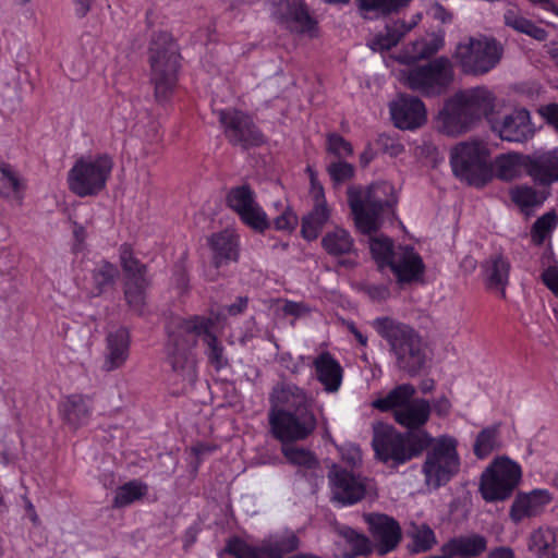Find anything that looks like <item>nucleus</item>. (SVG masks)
Segmentation results:
<instances>
[{
    "label": "nucleus",
    "mask_w": 558,
    "mask_h": 558,
    "mask_svg": "<svg viewBox=\"0 0 558 558\" xmlns=\"http://www.w3.org/2000/svg\"><path fill=\"white\" fill-rule=\"evenodd\" d=\"M348 202L357 229L369 234L379 229L383 214L397 203V197L390 183L377 182L367 189L350 186Z\"/></svg>",
    "instance_id": "obj_5"
},
{
    "label": "nucleus",
    "mask_w": 558,
    "mask_h": 558,
    "mask_svg": "<svg viewBox=\"0 0 558 558\" xmlns=\"http://www.w3.org/2000/svg\"><path fill=\"white\" fill-rule=\"evenodd\" d=\"M118 275L119 270L116 265L107 260L100 262L93 270V282L96 290V295L101 294L108 288L112 287Z\"/></svg>",
    "instance_id": "obj_45"
},
{
    "label": "nucleus",
    "mask_w": 558,
    "mask_h": 558,
    "mask_svg": "<svg viewBox=\"0 0 558 558\" xmlns=\"http://www.w3.org/2000/svg\"><path fill=\"white\" fill-rule=\"evenodd\" d=\"M120 265L125 274V280H138L147 277V267L135 257L132 246L123 243L119 248Z\"/></svg>",
    "instance_id": "obj_41"
},
{
    "label": "nucleus",
    "mask_w": 558,
    "mask_h": 558,
    "mask_svg": "<svg viewBox=\"0 0 558 558\" xmlns=\"http://www.w3.org/2000/svg\"><path fill=\"white\" fill-rule=\"evenodd\" d=\"M282 311L286 315L300 316L304 313L305 307L301 303L286 302Z\"/></svg>",
    "instance_id": "obj_63"
},
{
    "label": "nucleus",
    "mask_w": 558,
    "mask_h": 558,
    "mask_svg": "<svg viewBox=\"0 0 558 558\" xmlns=\"http://www.w3.org/2000/svg\"><path fill=\"white\" fill-rule=\"evenodd\" d=\"M522 476L521 466L507 457L496 458L482 473L480 493L487 502L511 497Z\"/></svg>",
    "instance_id": "obj_12"
},
{
    "label": "nucleus",
    "mask_w": 558,
    "mask_h": 558,
    "mask_svg": "<svg viewBox=\"0 0 558 558\" xmlns=\"http://www.w3.org/2000/svg\"><path fill=\"white\" fill-rule=\"evenodd\" d=\"M179 58L178 46L168 33L162 32L154 36L149 48L150 81L158 102L169 100L174 90Z\"/></svg>",
    "instance_id": "obj_7"
},
{
    "label": "nucleus",
    "mask_w": 558,
    "mask_h": 558,
    "mask_svg": "<svg viewBox=\"0 0 558 558\" xmlns=\"http://www.w3.org/2000/svg\"><path fill=\"white\" fill-rule=\"evenodd\" d=\"M415 392L413 385L401 384L390 390L387 396L376 399L372 405L383 412L392 411L395 414L413 400Z\"/></svg>",
    "instance_id": "obj_34"
},
{
    "label": "nucleus",
    "mask_w": 558,
    "mask_h": 558,
    "mask_svg": "<svg viewBox=\"0 0 558 558\" xmlns=\"http://www.w3.org/2000/svg\"><path fill=\"white\" fill-rule=\"evenodd\" d=\"M399 81L408 88L423 96H438L446 92L453 81V66L447 57L398 72Z\"/></svg>",
    "instance_id": "obj_9"
},
{
    "label": "nucleus",
    "mask_w": 558,
    "mask_h": 558,
    "mask_svg": "<svg viewBox=\"0 0 558 558\" xmlns=\"http://www.w3.org/2000/svg\"><path fill=\"white\" fill-rule=\"evenodd\" d=\"M22 189V183L15 171L8 163L0 165V194L9 197Z\"/></svg>",
    "instance_id": "obj_52"
},
{
    "label": "nucleus",
    "mask_w": 558,
    "mask_h": 558,
    "mask_svg": "<svg viewBox=\"0 0 558 558\" xmlns=\"http://www.w3.org/2000/svg\"><path fill=\"white\" fill-rule=\"evenodd\" d=\"M332 500L341 506L361 501L368 488V480L342 468L333 466L329 473Z\"/></svg>",
    "instance_id": "obj_17"
},
{
    "label": "nucleus",
    "mask_w": 558,
    "mask_h": 558,
    "mask_svg": "<svg viewBox=\"0 0 558 558\" xmlns=\"http://www.w3.org/2000/svg\"><path fill=\"white\" fill-rule=\"evenodd\" d=\"M430 411V403L426 399L413 398L408 405L395 413L393 418L409 432H418L428 421Z\"/></svg>",
    "instance_id": "obj_30"
},
{
    "label": "nucleus",
    "mask_w": 558,
    "mask_h": 558,
    "mask_svg": "<svg viewBox=\"0 0 558 558\" xmlns=\"http://www.w3.org/2000/svg\"><path fill=\"white\" fill-rule=\"evenodd\" d=\"M313 366L315 368L317 380L324 386L327 392H336L339 390L343 369L340 363L327 351L318 354Z\"/></svg>",
    "instance_id": "obj_28"
},
{
    "label": "nucleus",
    "mask_w": 558,
    "mask_h": 558,
    "mask_svg": "<svg viewBox=\"0 0 558 558\" xmlns=\"http://www.w3.org/2000/svg\"><path fill=\"white\" fill-rule=\"evenodd\" d=\"M311 196L314 205H327L324 187L317 180L314 179L313 183H311Z\"/></svg>",
    "instance_id": "obj_59"
},
{
    "label": "nucleus",
    "mask_w": 558,
    "mask_h": 558,
    "mask_svg": "<svg viewBox=\"0 0 558 558\" xmlns=\"http://www.w3.org/2000/svg\"><path fill=\"white\" fill-rule=\"evenodd\" d=\"M129 349L130 336L125 328H119L109 332L102 369L112 372L122 367L129 357Z\"/></svg>",
    "instance_id": "obj_25"
},
{
    "label": "nucleus",
    "mask_w": 558,
    "mask_h": 558,
    "mask_svg": "<svg viewBox=\"0 0 558 558\" xmlns=\"http://www.w3.org/2000/svg\"><path fill=\"white\" fill-rule=\"evenodd\" d=\"M410 535L413 541L412 551L414 553L427 551L437 543L434 531L426 524L415 526Z\"/></svg>",
    "instance_id": "obj_51"
},
{
    "label": "nucleus",
    "mask_w": 558,
    "mask_h": 558,
    "mask_svg": "<svg viewBox=\"0 0 558 558\" xmlns=\"http://www.w3.org/2000/svg\"><path fill=\"white\" fill-rule=\"evenodd\" d=\"M359 9L365 19L387 15L407 5L411 0H356Z\"/></svg>",
    "instance_id": "obj_42"
},
{
    "label": "nucleus",
    "mask_w": 558,
    "mask_h": 558,
    "mask_svg": "<svg viewBox=\"0 0 558 558\" xmlns=\"http://www.w3.org/2000/svg\"><path fill=\"white\" fill-rule=\"evenodd\" d=\"M527 549L536 558H558V529L542 525L527 537Z\"/></svg>",
    "instance_id": "obj_29"
},
{
    "label": "nucleus",
    "mask_w": 558,
    "mask_h": 558,
    "mask_svg": "<svg viewBox=\"0 0 558 558\" xmlns=\"http://www.w3.org/2000/svg\"><path fill=\"white\" fill-rule=\"evenodd\" d=\"M430 14L434 19L441 21L442 23L451 20V14L439 3H434L429 9Z\"/></svg>",
    "instance_id": "obj_60"
},
{
    "label": "nucleus",
    "mask_w": 558,
    "mask_h": 558,
    "mask_svg": "<svg viewBox=\"0 0 558 558\" xmlns=\"http://www.w3.org/2000/svg\"><path fill=\"white\" fill-rule=\"evenodd\" d=\"M542 116L548 124L553 125L558 132V104H550L541 110Z\"/></svg>",
    "instance_id": "obj_58"
},
{
    "label": "nucleus",
    "mask_w": 558,
    "mask_h": 558,
    "mask_svg": "<svg viewBox=\"0 0 558 558\" xmlns=\"http://www.w3.org/2000/svg\"><path fill=\"white\" fill-rule=\"evenodd\" d=\"M371 325L388 343L400 369L411 376L422 369L426 361L425 348L422 337L413 327L390 316L377 317Z\"/></svg>",
    "instance_id": "obj_4"
},
{
    "label": "nucleus",
    "mask_w": 558,
    "mask_h": 558,
    "mask_svg": "<svg viewBox=\"0 0 558 558\" xmlns=\"http://www.w3.org/2000/svg\"><path fill=\"white\" fill-rule=\"evenodd\" d=\"M502 47L496 39L480 36L470 37L468 43L459 44L454 58L466 74H485L500 61Z\"/></svg>",
    "instance_id": "obj_13"
},
{
    "label": "nucleus",
    "mask_w": 558,
    "mask_h": 558,
    "mask_svg": "<svg viewBox=\"0 0 558 558\" xmlns=\"http://www.w3.org/2000/svg\"><path fill=\"white\" fill-rule=\"evenodd\" d=\"M450 163L454 175L470 185L484 186L493 179L489 150L484 142H462L451 149Z\"/></svg>",
    "instance_id": "obj_8"
},
{
    "label": "nucleus",
    "mask_w": 558,
    "mask_h": 558,
    "mask_svg": "<svg viewBox=\"0 0 558 558\" xmlns=\"http://www.w3.org/2000/svg\"><path fill=\"white\" fill-rule=\"evenodd\" d=\"M390 113L395 125L401 130L417 129L426 121L424 102L413 96H400L391 104Z\"/></svg>",
    "instance_id": "obj_20"
},
{
    "label": "nucleus",
    "mask_w": 558,
    "mask_h": 558,
    "mask_svg": "<svg viewBox=\"0 0 558 558\" xmlns=\"http://www.w3.org/2000/svg\"><path fill=\"white\" fill-rule=\"evenodd\" d=\"M558 225V216L550 210L535 220L532 226L531 236L536 245H542L547 236L556 229Z\"/></svg>",
    "instance_id": "obj_48"
},
{
    "label": "nucleus",
    "mask_w": 558,
    "mask_h": 558,
    "mask_svg": "<svg viewBox=\"0 0 558 558\" xmlns=\"http://www.w3.org/2000/svg\"><path fill=\"white\" fill-rule=\"evenodd\" d=\"M327 172L336 183H342L354 175V167L347 161H335L327 167Z\"/></svg>",
    "instance_id": "obj_54"
},
{
    "label": "nucleus",
    "mask_w": 558,
    "mask_h": 558,
    "mask_svg": "<svg viewBox=\"0 0 558 558\" xmlns=\"http://www.w3.org/2000/svg\"><path fill=\"white\" fill-rule=\"evenodd\" d=\"M146 493V486L132 481L119 487L113 498V508H123L142 498Z\"/></svg>",
    "instance_id": "obj_49"
},
{
    "label": "nucleus",
    "mask_w": 558,
    "mask_h": 558,
    "mask_svg": "<svg viewBox=\"0 0 558 558\" xmlns=\"http://www.w3.org/2000/svg\"><path fill=\"white\" fill-rule=\"evenodd\" d=\"M275 228L280 231H293L298 225V216L290 207H284L282 213L274 220Z\"/></svg>",
    "instance_id": "obj_55"
},
{
    "label": "nucleus",
    "mask_w": 558,
    "mask_h": 558,
    "mask_svg": "<svg viewBox=\"0 0 558 558\" xmlns=\"http://www.w3.org/2000/svg\"><path fill=\"white\" fill-rule=\"evenodd\" d=\"M364 518L374 539L378 542L380 555H386L398 546L401 541V529L395 519L381 513H369Z\"/></svg>",
    "instance_id": "obj_21"
},
{
    "label": "nucleus",
    "mask_w": 558,
    "mask_h": 558,
    "mask_svg": "<svg viewBox=\"0 0 558 558\" xmlns=\"http://www.w3.org/2000/svg\"><path fill=\"white\" fill-rule=\"evenodd\" d=\"M501 448L502 441L500 439V424H494L483 428L477 434L473 451L477 458L484 459L492 452L500 450Z\"/></svg>",
    "instance_id": "obj_38"
},
{
    "label": "nucleus",
    "mask_w": 558,
    "mask_h": 558,
    "mask_svg": "<svg viewBox=\"0 0 558 558\" xmlns=\"http://www.w3.org/2000/svg\"><path fill=\"white\" fill-rule=\"evenodd\" d=\"M247 306V300L244 298H238L236 301L228 306V313L230 315H238L242 313Z\"/></svg>",
    "instance_id": "obj_64"
},
{
    "label": "nucleus",
    "mask_w": 558,
    "mask_h": 558,
    "mask_svg": "<svg viewBox=\"0 0 558 558\" xmlns=\"http://www.w3.org/2000/svg\"><path fill=\"white\" fill-rule=\"evenodd\" d=\"M268 421L272 436L279 441H302L317 428L315 400L303 388L277 384L269 396Z\"/></svg>",
    "instance_id": "obj_1"
},
{
    "label": "nucleus",
    "mask_w": 558,
    "mask_h": 558,
    "mask_svg": "<svg viewBox=\"0 0 558 558\" xmlns=\"http://www.w3.org/2000/svg\"><path fill=\"white\" fill-rule=\"evenodd\" d=\"M442 39L432 38L429 40L421 39L411 43L398 60L401 63H412L421 59H427L434 56L442 47Z\"/></svg>",
    "instance_id": "obj_39"
},
{
    "label": "nucleus",
    "mask_w": 558,
    "mask_h": 558,
    "mask_svg": "<svg viewBox=\"0 0 558 558\" xmlns=\"http://www.w3.org/2000/svg\"><path fill=\"white\" fill-rule=\"evenodd\" d=\"M149 284V278L138 280H125L124 296L130 307H132L134 311H142L145 301V290L148 288Z\"/></svg>",
    "instance_id": "obj_47"
},
{
    "label": "nucleus",
    "mask_w": 558,
    "mask_h": 558,
    "mask_svg": "<svg viewBox=\"0 0 558 558\" xmlns=\"http://www.w3.org/2000/svg\"><path fill=\"white\" fill-rule=\"evenodd\" d=\"M487 558H515V555L510 547L500 546L492 549Z\"/></svg>",
    "instance_id": "obj_62"
},
{
    "label": "nucleus",
    "mask_w": 558,
    "mask_h": 558,
    "mask_svg": "<svg viewBox=\"0 0 558 558\" xmlns=\"http://www.w3.org/2000/svg\"><path fill=\"white\" fill-rule=\"evenodd\" d=\"M377 144L383 148L384 151L388 153L391 156H398L404 150L402 144H400L393 137L387 134L379 135Z\"/></svg>",
    "instance_id": "obj_56"
},
{
    "label": "nucleus",
    "mask_w": 558,
    "mask_h": 558,
    "mask_svg": "<svg viewBox=\"0 0 558 558\" xmlns=\"http://www.w3.org/2000/svg\"><path fill=\"white\" fill-rule=\"evenodd\" d=\"M495 106L496 97L487 87L464 89L446 101L437 118L438 126L448 135L461 134L483 118L494 119Z\"/></svg>",
    "instance_id": "obj_3"
},
{
    "label": "nucleus",
    "mask_w": 558,
    "mask_h": 558,
    "mask_svg": "<svg viewBox=\"0 0 558 558\" xmlns=\"http://www.w3.org/2000/svg\"><path fill=\"white\" fill-rule=\"evenodd\" d=\"M214 252V264L219 268L223 264L238 259V243L235 236L229 231L213 234L209 239Z\"/></svg>",
    "instance_id": "obj_33"
},
{
    "label": "nucleus",
    "mask_w": 558,
    "mask_h": 558,
    "mask_svg": "<svg viewBox=\"0 0 558 558\" xmlns=\"http://www.w3.org/2000/svg\"><path fill=\"white\" fill-rule=\"evenodd\" d=\"M327 151L337 158H345L353 154V148L350 142L344 140L337 133H329L327 135Z\"/></svg>",
    "instance_id": "obj_53"
},
{
    "label": "nucleus",
    "mask_w": 558,
    "mask_h": 558,
    "mask_svg": "<svg viewBox=\"0 0 558 558\" xmlns=\"http://www.w3.org/2000/svg\"><path fill=\"white\" fill-rule=\"evenodd\" d=\"M322 246L329 255L341 256L354 251V241L347 230L336 228L323 236Z\"/></svg>",
    "instance_id": "obj_37"
},
{
    "label": "nucleus",
    "mask_w": 558,
    "mask_h": 558,
    "mask_svg": "<svg viewBox=\"0 0 558 558\" xmlns=\"http://www.w3.org/2000/svg\"><path fill=\"white\" fill-rule=\"evenodd\" d=\"M530 177L535 183L549 185L558 181V148L531 154Z\"/></svg>",
    "instance_id": "obj_24"
},
{
    "label": "nucleus",
    "mask_w": 558,
    "mask_h": 558,
    "mask_svg": "<svg viewBox=\"0 0 558 558\" xmlns=\"http://www.w3.org/2000/svg\"><path fill=\"white\" fill-rule=\"evenodd\" d=\"M545 286L558 296V268H548L542 275Z\"/></svg>",
    "instance_id": "obj_57"
},
{
    "label": "nucleus",
    "mask_w": 558,
    "mask_h": 558,
    "mask_svg": "<svg viewBox=\"0 0 558 558\" xmlns=\"http://www.w3.org/2000/svg\"><path fill=\"white\" fill-rule=\"evenodd\" d=\"M413 24H405L402 21L393 22L391 25L386 26L385 34L376 35L368 41V47L374 51L388 50L395 47L400 39L414 26Z\"/></svg>",
    "instance_id": "obj_36"
},
{
    "label": "nucleus",
    "mask_w": 558,
    "mask_h": 558,
    "mask_svg": "<svg viewBox=\"0 0 558 558\" xmlns=\"http://www.w3.org/2000/svg\"><path fill=\"white\" fill-rule=\"evenodd\" d=\"M329 218L330 209L327 205H314L313 209L302 218V235L308 241L317 239Z\"/></svg>",
    "instance_id": "obj_40"
},
{
    "label": "nucleus",
    "mask_w": 558,
    "mask_h": 558,
    "mask_svg": "<svg viewBox=\"0 0 558 558\" xmlns=\"http://www.w3.org/2000/svg\"><path fill=\"white\" fill-rule=\"evenodd\" d=\"M551 500L553 496L547 489H534L530 493L519 494L511 505L509 517L514 523L537 517L543 513Z\"/></svg>",
    "instance_id": "obj_23"
},
{
    "label": "nucleus",
    "mask_w": 558,
    "mask_h": 558,
    "mask_svg": "<svg viewBox=\"0 0 558 558\" xmlns=\"http://www.w3.org/2000/svg\"><path fill=\"white\" fill-rule=\"evenodd\" d=\"M432 442L425 430L398 433L392 426L377 423L373 428L372 445L376 456L384 462L401 464L420 456Z\"/></svg>",
    "instance_id": "obj_6"
},
{
    "label": "nucleus",
    "mask_w": 558,
    "mask_h": 558,
    "mask_svg": "<svg viewBox=\"0 0 558 558\" xmlns=\"http://www.w3.org/2000/svg\"><path fill=\"white\" fill-rule=\"evenodd\" d=\"M490 129L502 141L523 143L534 136L535 129L526 109H515L498 119L489 120Z\"/></svg>",
    "instance_id": "obj_18"
},
{
    "label": "nucleus",
    "mask_w": 558,
    "mask_h": 558,
    "mask_svg": "<svg viewBox=\"0 0 558 558\" xmlns=\"http://www.w3.org/2000/svg\"><path fill=\"white\" fill-rule=\"evenodd\" d=\"M433 408L437 415L446 416L450 412L451 403L446 397H440L434 402Z\"/></svg>",
    "instance_id": "obj_61"
},
{
    "label": "nucleus",
    "mask_w": 558,
    "mask_h": 558,
    "mask_svg": "<svg viewBox=\"0 0 558 558\" xmlns=\"http://www.w3.org/2000/svg\"><path fill=\"white\" fill-rule=\"evenodd\" d=\"M218 119L228 141L243 149L259 146L265 142L263 133L246 113L236 109L218 111Z\"/></svg>",
    "instance_id": "obj_16"
},
{
    "label": "nucleus",
    "mask_w": 558,
    "mask_h": 558,
    "mask_svg": "<svg viewBox=\"0 0 558 558\" xmlns=\"http://www.w3.org/2000/svg\"><path fill=\"white\" fill-rule=\"evenodd\" d=\"M112 168V158L107 154L78 158L68 172L70 191L80 197L97 195L106 187Z\"/></svg>",
    "instance_id": "obj_10"
},
{
    "label": "nucleus",
    "mask_w": 558,
    "mask_h": 558,
    "mask_svg": "<svg viewBox=\"0 0 558 558\" xmlns=\"http://www.w3.org/2000/svg\"><path fill=\"white\" fill-rule=\"evenodd\" d=\"M505 24L519 33L526 34L537 40H545L547 33L532 21L523 17L515 9H508L504 14Z\"/></svg>",
    "instance_id": "obj_44"
},
{
    "label": "nucleus",
    "mask_w": 558,
    "mask_h": 558,
    "mask_svg": "<svg viewBox=\"0 0 558 558\" xmlns=\"http://www.w3.org/2000/svg\"><path fill=\"white\" fill-rule=\"evenodd\" d=\"M493 167V178L511 181L521 178L524 173L530 175L531 155L508 153L496 157Z\"/></svg>",
    "instance_id": "obj_26"
},
{
    "label": "nucleus",
    "mask_w": 558,
    "mask_h": 558,
    "mask_svg": "<svg viewBox=\"0 0 558 558\" xmlns=\"http://www.w3.org/2000/svg\"><path fill=\"white\" fill-rule=\"evenodd\" d=\"M487 548V539L481 534L460 535L449 539L441 546L445 558L478 557Z\"/></svg>",
    "instance_id": "obj_27"
},
{
    "label": "nucleus",
    "mask_w": 558,
    "mask_h": 558,
    "mask_svg": "<svg viewBox=\"0 0 558 558\" xmlns=\"http://www.w3.org/2000/svg\"><path fill=\"white\" fill-rule=\"evenodd\" d=\"M457 440L450 436L432 438L422 468L425 484L437 489L446 485L460 470V458L457 452Z\"/></svg>",
    "instance_id": "obj_11"
},
{
    "label": "nucleus",
    "mask_w": 558,
    "mask_h": 558,
    "mask_svg": "<svg viewBox=\"0 0 558 558\" xmlns=\"http://www.w3.org/2000/svg\"><path fill=\"white\" fill-rule=\"evenodd\" d=\"M213 320L203 316L178 318L169 331L167 343V361L172 371L182 377L183 381L194 384L197 378L196 362L191 350L196 345L197 338L203 337L207 345L210 363L220 369L227 364L223 357V347L217 337L210 332Z\"/></svg>",
    "instance_id": "obj_2"
},
{
    "label": "nucleus",
    "mask_w": 558,
    "mask_h": 558,
    "mask_svg": "<svg viewBox=\"0 0 558 558\" xmlns=\"http://www.w3.org/2000/svg\"><path fill=\"white\" fill-rule=\"evenodd\" d=\"M338 534L350 545L351 556H367L372 553L369 539L350 526L338 527Z\"/></svg>",
    "instance_id": "obj_46"
},
{
    "label": "nucleus",
    "mask_w": 558,
    "mask_h": 558,
    "mask_svg": "<svg viewBox=\"0 0 558 558\" xmlns=\"http://www.w3.org/2000/svg\"><path fill=\"white\" fill-rule=\"evenodd\" d=\"M226 203L240 217L241 221L254 231L263 233L269 229L268 216L256 202L255 192L250 185L231 187L226 196Z\"/></svg>",
    "instance_id": "obj_15"
},
{
    "label": "nucleus",
    "mask_w": 558,
    "mask_h": 558,
    "mask_svg": "<svg viewBox=\"0 0 558 558\" xmlns=\"http://www.w3.org/2000/svg\"><path fill=\"white\" fill-rule=\"evenodd\" d=\"M63 421L73 428H78L89 421L92 415L90 400L82 395H71L60 404Z\"/></svg>",
    "instance_id": "obj_31"
},
{
    "label": "nucleus",
    "mask_w": 558,
    "mask_h": 558,
    "mask_svg": "<svg viewBox=\"0 0 558 558\" xmlns=\"http://www.w3.org/2000/svg\"><path fill=\"white\" fill-rule=\"evenodd\" d=\"M487 287L498 289L501 296H506L505 288L508 284L510 264L501 255L492 256L484 265Z\"/></svg>",
    "instance_id": "obj_35"
},
{
    "label": "nucleus",
    "mask_w": 558,
    "mask_h": 558,
    "mask_svg": "<svg viewBox=\"0 0 558 558\" xmlns=\"http://www.w3.org/2000/svg\"><path fill=\"white\" fill-rule=\"evenodd\" d=\"M369 248L374 259L378 263L379 267L388 266L391 256L397 248H393L390 239L379 235L369 239Z\"/></svg>",
    "instance_id": "obj_50"
},
{
    "label": "nucleus",
    "mask_w": 558,
    "mask_h": 558,
    "mask_svg": "<svg viewBox=\"0 0 558 558\" xmlns=\"http://www.w3.org/2000/svg\"><path fill=\"white\" fill-rule=\"evenodd\" d=\"M272 16L278 24L295 33L312 32L315 26V21L302 2L280 1Z\"/></svg>",
    "instance_id": "obj_22"
},
{
    "label": "nucleus",
    "mask_w": 558,
    "mask_h": 558,
    "mask_svg": "<svg viewBox=\"0 0 558 558\" xmlns=\"http://www.w3.org/2000/svg\"><path fill=\"white\" fill-rule=\"evenodd\" d=\"M299 537L292 531L276 533L256 546L242 539L228 542L226 550L235 558H283L284 555L298 549Z\"/></svg>",
    "instance_id": "obj_14"
},
{
    "label": "nucleus",
    "mask_w": 558,
    "mask_h": 558,
    "mask_svg": "<svg viewBox=\"0 0 558 558\" xmlns=\"http://www.w3.org/2000/svg\"><path fill=\"white\" fill-rule=\"evenodd\" d=\"M400 283L418 281L425 266L421 256L411 246H399L388 265Z\"/></svg>",
    "instance_id": "obj_19"
},
{
    "label": "nucleus",
    "mask_w": 558,
    "mask_h": 558,
    "mask_svg": "<svg viewBox=\"0 0 558 558\" xmlns=\"http://www.w3.org/2000/svg\"><path fill=\"white\" fill-rule=\"evenodd\" d=\"M281 453L287 461L299 469L298 473L305 475L306 472L315 473L319 469V461L315 453L304 447L295 445L296 441H280Z\"/></svg>",
    "instance_id": "obj_32"
},
{
    "label": "nucleus",
    "mask_w": 558,
    "mask_h": 558,
    "mask_svg": "<svg viewBox=\"0 0 558 558\" xmlns=\"http://www.w3.org/2000/svg\"><path fill=\"white\" fill-rule=\"evenodd\" d=\"M511 201L525 215H530L532 210L541 206L545 197L534 187L527 185H519L510 191Z\"/></svg>",
    "instance_id": "obj_43"
}]
</instances>
